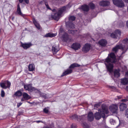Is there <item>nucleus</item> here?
<instances>
[{"label": "nucleus", "mask_w": 128, "mask_h": 128, "mask_svg": "<svg viewBox=\"0 0 128 128\" xmlns=\"http://www.w3.org/2000/svg\"><path fill=\"white\" fill-rule=\"evenodd\" d=\"M121 83L123 85H126L128 84V78H125L121 79Z\"/></svg>", "instance_id": "obj_16"}, {"label": "nucleus", "mask_w": 128, "mask_h": 128, "mask_svg": "<svg viewBox=\"0 0 128 128\" xmlns=\"http://www.w3.org/2000/svg\"><path fill=\"white\" fill-rule=\"evenodd\" d=\"M45 99H48V95L46 94H43L41 95Z\"/></svg>", "instance_id": "obj_36"}, {"label": "nucleus", "mask_w": 128, "mask_h": 128, "mask_svg": "<svg viewBox=\"0 0 128 128\" xmlns=\"http://www.w3.org/2000/svg\"><path fill=\"white\" fill-rule=\"evenodd\" d=\"M125 76L126 77H128V72L126 73Z\"/></svg>", "instance_id": "obj_48"}, {"label": "nucleus", "mask_w": 128, "mask_h": 128, "mask_svg": "<svg viewBox=\"0 0 128 128\" xmlns=\"http://www.w3.org/2000/svg\"><path fill=\"white\" fill-rule=\"evenodd\" d=\"M6 85V86L7 88H9L10 87L11 84L10 83L9 81H7L5 82Z\"/></svg>", "instance_id": "obj_33"}, {"label": "nucleus", "mask_w": 128, "mask_h": 128, "mask_svg": "<svg viewBox=\"0 0 128 128\" xmlns=\"http://www.w3.org/2000/svg\"><path fill=\"white\" fill-rule=\"evenodd\" d=\"M45 4L47 8L48 9H50V8L49 7L48 5L47 4L45 3Z\"/></svg>", "instance_id": "obj_46"}, {"label": "nucleus", "mask_w": 128, "mask_h": 128, "mask_svg": "<svg viewBox=\"0 0 128 128\" xmlns=\"http://www.w3.org/2000/svg\"><path fill=\"white\" fill-rule=\"evenodd\" d=\"M71 128H76V125L75 124H72L71 126Z\"/></svg>", "instance_id": "obj_45"}, {"label": "nucleus", "mask_w": 128, "mask_h": 128, "mask_svg": "<svg viewBox=\"0 0 128 128\" xmlns=\"http://www.w3.org/2000/svg\"><path fill=\"white\" fill-rule=\"evenodd\" d=\"M82 9L84 11H88L89 10L88 6L86 5H84L82 6Z\"/></svg>", "instance_id": "obj_27"}, {"label": "nucleus", "mask_w": 128, "mask_h": 128, "mask_svg": "<svg viewBox=\"0 0 128 128\" xmlns=\"http://www.w3.org/2000/svg\"><path fill=\"white\" fill-rule=\"evenodd\" d=\"M99 4L102 6H106L109 5L110 2L108 1H102L100 2Z\"/></svg>", "instance_id": "obj_13"}, {"label": "nucleus", "mask_w": 128, "mask_h": 128, "mask_svg": "<svg viewBox=\"0 0 128 128\" xmlns=\"http://www.w3.org/2000/svg\"><path fill=\"white\" fill-rule=\"evenodd\" d=\"M93 113L92 112H89L88 115V120L90 121H92L94 119Z\"/></svg>", "instance_id": "obj_14"}, {"label": "nucleus", "mask_w": 128, "mask_h": 128, "mask_svg": "<svg viewBox=\"0 0 128 128\" xmlns=\"http://www.w3.org/2000/svg\"><path fill=\"white\" fill-rule=\"evenodd\" d=\"M126 2L128 3V0H124Z\"/></svg>", "instance_id": "obj_51"}, {"label": "nucleus", "mask_w": 128, "mask_h": 128, "mask_svg": "<svg viewBox=\"0 0 128 128\" xmlns=\"http://www.w3.org/2000/svg\"><path fill=\"white\" fill-rule=\"evenodd\" d=\"M24 98H22L21 100V101H23L24 100Z\"/></svg>", "instance_id": "obj_53"}, {"label": "nucleus", "mask_w": 128, "mask_h": 128, "mask_svg": "<svg viewBox=\"0 0 128 128\" xmlns=\"http://www.w3.org/2000/svg\"><path fill=\"white\" fill-rule=\"evenodd\" d=\"M126 108V105L124 103H122L120 105V111H123Z\"/></svg>", "instance_id": "obj_20"}, {"label": "nucleus", "mask_w": 128, "mask_h": 128, "mask_svg": "<svg viewBox=\"0 0 128 128\" xmlns=\"http://www.w3.org/2000/svg\"><path fill=\"white\" fill-rule=\"evenodd\" d=\"M124 69H123L124 71H125L126 70V66H124Z\"/></svg>", "instance_id": "obj_50"}, {"label": "nucleus", "mask_w": 128, "mask_h": 128, "mask_svg": "<svg viewBox=\"0 0 128 128\" xmlns=\"http://www.w3.org/2000/svg\"><path fill=\"white\" fill-rule=\"evenodd\" d=\"M99 44L102 46H104L107 44L106 41L104 39H102L99 41L98 42Z\"/></svg>", "instance_id": "obj_15"}, {"label": "nucleus", "mask_w": 128, "mask_h": 128, "mask_svg": "<svg viewBox=\"0 0 128 128\" xmlns=\"http://www.w3.org/2000/svg\"><path fill=\"white\" fill-rule=\"evenodd\" d=\"M116 60V58L114 54L111 53L110 54L109 57L107 58L104 62L108 70L110 72L113 71V66L112 63L115 62Z\"/></svg>", "instance_id": "obj_1"}, {"label": "nucleus", "mask_w": 128, "mask_h": 128, "mask_svg": "<svg viewBox=\"0 0 128 128\" xmlns=\"http://www.w3.org/2000/svg\"><path fill=\"white\" fill-rule=\"evenodd\" d=\"M56 34H53L50 33H48L45 36V37H52L55 36L56 35Z\"/></svg>", "instance_id": "obj_26"}, {"label": "nucleus", "mask_w": 128, "mask_h": 128, "mask_svg": "<svg viewBox=\"0 0 128 128\" xmlns=\"http://www.w3.org/2000/svg\"><path fill=\"white\" fill-rule=\"evenodd\" d=\"M68 32L69 33H71L74 34L76 33L77 30L74 31L72 30H68Z\"/></svg>", "instance_id": "obj_34"}, {"label": "nucleus", "mask_w": 128, "mask_h": 128, "mask_svg": "<svg viewBox=\"0 0 128 128\" xmlns=\"http://www.w3.org/2000/svg\"><path fill=\"white\" fill-rule=\"evenodd\" d=\"M118 98H119V97L118 96Z\"/></svg>", "instance_id": "obj_54"}, {"label": "nucleus", "mask_w": 128, "mask_h": 128, "mask_svg": "<svg viewBox=\"0 0 128 128\" xmlns=\"http://www.w3.org/2000/svg\"><path fill=\"white\" fill-rule=\"evenodd\" d=\"M72 72V70L71 69H69L67 70L64 72L61 76H63L67 74H71Z\"/></svg>", "instance_id": "obj_19"}, {"label": "nucleus", "mask_w": 128, "mask_h": 128, "mask_svg": "<svg viewBox=\"0 0 128 128\" xmlns=\"http://www.w3.org/2000/svg\"><path fill=\"white\" fill-rule=\"evenodd\" d=\"M110 122L111 124H114V120L113 119H111L110 120Z\"/></svg>", "instance_id": "obj_41"}, {"label": "nucleus", "mask_w": 128, "mask_h": 128, "mask_svg": "<svg viewBox=\"0 0 128 128\" xmlns=\"http://www.w3.org/2000/svg\"><path fill=\"white\" fill-rule=\"evenodd\" d=\"M72 48L75 50H78L80 48V45L79 43H74L72 44Z\"/></svg>", "instance_id": "obj_12"}, {"label": "nucleus", "mask_w": 128, "mask_h": 128, "mask_svg": "<svg viewBox=\"0 0 128 128\" xmlns=\"http://www.w3.org/2000/svg\"><path fill=\"white\" fill-rule=\"evenodd\" d=\"M66 26L67 28H74L75 26L72 23H70L69 24H67V22L66 23Z\"/></svg>", "instance_id": "obj_23"}, {"label": "nucleus", "mask_w": 128, "mask_h": 128, "mask_svg": "<svg viewBox=\"0 0 128 128\" xmlns=\"http://www.w3.org/2000/svg\"><path fill=\"white\" fill-rule=\"evenodd\" d=\"M126 26L128 28V20L126 22Z\"/></svg>", "instance_id": "obj_49"}, {"label": "nucleus", "mask_w": 128, "mask_h": 128, "mask_svg": "<svg viewBox=\"0 0 128 128\" xmlns=\"http://www.w3.org/2000/svg\"><path fill=\"white\" fill-rule=\"evenodd\" d=\"M120 31L119 30H116L111 34V36L114 38H118L120 37Z\"/></svg>", "instance_id": "obj_7"}, {"label": "nucleus", "mask_w": 128, "mask_h": 128, "mask_svg": "<svg viewBox=\"0 0 128 128\" xmlns=\"http://www.w3.org/2000/svg\"><path fill=\"white\" fill-rule=\"evenodd\" d=\"M14 19V17H12V20H13Z\"/></svg>", "instance_id": "obj_52"}, {"label": "nucleus", "mask_w": 128, "mask_h": 128, "mask_svg": "<svg viewBox=\"0 0 128 128\" xmlns=\"http://www.w3.org/2000/svg\"><path fill=\"white\" fill-rule=\"evenodd\" d=\"M120 70H116L114 72V75L115 77L118 78V77L120 75V74L119 73Z\"/></svg>", "instance_id": "obj_24"}, {"label": "nucleus", "mask_w": 128, "mask_h": 128, "mask_svg": "<svg viewBox=\"0 0 128 128\" xmlns=\"http://www.w3.org/2000/svg\"><path fill=\"white\" fill-rule=\"evenodd\" d=\"M14 95L17 96H20L22 95V93L21 91L18 90L15 93Z\"/></svg>", "instance_id": "obj_29"}, {"label": "nucleus", "mask_w": 128, "mask_h": 128, "mask_svg": "<svg viewBox=\"0 0 128 128\" xmlns=\"http://www.w3.org/2000/svg\"><path fill=\"white\" fill-rule=\"evenodd\" d=\"M120 124H119V125H120Z\"/></svg>", "instance_id": "obj_56"}, {"label": "nucleus", "mask_w": 128, "mask_h": 128, "mask_svg": "<svg viewBox=\"0 0 128 128\" xmlns=\"http://www.w3.org/2000/svg\"><path fill=\"white\" fill-rule=\"evenodd\" d=\"M109 109L113 113H116V114H117L118 108L116 105H112L110 106Z\"/></svg>", "instance_id": "obj_9"}, {"label": "nucleus", "mask_w": 128, "mask_h": 128, "mask_svg": "<svg viewBox=\"0 0 128 128\" xmlns=\"http://www.w3.org/2000/svg\"><path fill=\"white\" fill-rule=\"evenodd\" d=\"M127 98L126 99H124L122 100V101L123 102H126L128 101V97H127Z\"/></svg>", "instance_id": "obj_44"}, {"label": "nucleus", "mask_w": 128, "mask_h": 128, "mask_svg": "<svg viewBox=\"0 0 128 128\" xmlns=\"http://www.w3.org/2000/svg\"><path fill=\"white\" fill-rule=\"evenodd\" d=\"M90 44H86L83 47L82 51L84 53H87L90 50Z\"/></svg>", "instance_id": "obj_8"}, {"label": "nucleus", "mask_w": 128, "mask_h": 128, "mask_svg": "<svg viewBox=\"0 0 128 128\" xmlns=\"http://www.w3.org/2000/svg\"><path fill=\"white\" fill-rule=\"evenodd\" d=\"M89 6L92 9H94V5L92 3H90L89 4Z\"/></svg>", "instance_id": "obj_37"}, {"label": "nucleus", "mask_w": 128, "mask_h": 128, "mask_svg": "<svg viewBox=\"0 0 128 128\" xmlns=\"http://www.w3.org/2000/svg\"><path fill=\"white\" fill-rule=\"evenodd\" d=\"M49 108L48 107L45 108L44 109V112L46 113H47L49 112Z\"/></svg>", "instance_id": "obj_35"}, {"label": "nucleus", "mask_w": 128, "mask_h": 128, "mask_svg": "<svg viewBox=\"0 0 128 128\" xmlns=\"http://www.w3.org/2000/svg\"><path fill=\"white\" fill-rule=\"evenodd\" d=\"M76 19L75 17L74 16H70L68 18L69 21H72Z\"/></svg>", "instance_id": "obj_31"}, {"label": "nucleus", "mask_w": 128, "mask_h": 128, "mask_svg": "<svg viewBox=\"0 0 128 128\" xmlns=\"http://www.w3.org/2000/svg\"><path fill=\"white\" fill-rule=\"evenodd\" d=\"M84 115L82 116H78L76 115H74L72 116L71 117V118L72 119H76V118H79L80 119H82L83 118H84Z\"/></svg>", "instance_id": "obj_17"}, {"label": "nucleus", "mask_w": 128, "mask_h": 128, "mask_svg": "<svg viewBox=\"0 0 128 128\" xmlns=\"http://www.w3.org/2000/svg\"><path fill=\"white\" fill-rule=\"evenodd\" d=\"M33 22L36 27L38 30L40 29V25L34 19H33Z\"/></svg>", "instance_id": "obj_25"}, {"label": "nucleus", "mask_w": 128, "mask_h": 128, "mask_svg": "<svg viewBox=\"0 0 128 128\" xmlns=\"http://www.w3.org/2000/svg\"><path fill=\"white\" fill-rule=\"evenodd\" d=\"M4 94L5 93L4 91L3 90H2L1 92V96L2 97H4Z\"/></svg>", "instance_id": "obj_40"}, {"label": "nucleus", "mask_w": 128, "mask_h": 128, "mask_svg": "<svg viewBox=\"0 0 128 128\" xmlns=\"http://www.w3.org/2000/svg\"><path fill=\"white\" fill-rule=\"evenodd\" d=\"M52 50L53 52H57L58 51V49L57 47L54 46H52Z\"/></svg>", "instance_id": "obj_30"}, {"label": "nucleus", "mask_w": 128, "mask_h": 128, "mask_svg": "<svg viewBox=\"0 0 128 128\" xmlns=\"http://www.w3.org/2000/svg\"><path fill=\"white\" fill-rule=\"evenodd\" d=\"M128 44V40L126 39L123 40L122 44L117 45L112 48L113 51L116 52L119 49H121L123 50L122 54H124L127 50L128 47L127 44Z\"/></svg>", "instance_id": "obj_2"}, {"label": "nucleus", "mask_w": 128, "mask_h": 128, "mask_svg": "<svg viewBox=\"0 0 128 128\" xmlns=\"http://www.w3.org/2000/svg\"><path fill=\"white\" fill-rule=\"evenodd\" d=\"M34 122H36L37 123H38L40 122H41L43 123H44L45 122H42L41 120H36L34 121Z\"/></svg>", "instance_id": "obj_42"}, {"label": "nucleus", "mask_w": 128, "mask_h": 128, "mask_svg": "<svg viewBox=\"0 0 128 128\" xmlns=\"http://www.w3.org/2000/svg\"><path fill=\"white\" fill-rule=\"evenodd\" d=\"M34 89H34L35 90H33V91H35L36 92L38 93L40 95H41V92L38 89L36 88H34Z\"/></svg>", "instance_id": "obj_39"}, {"label": "nucleus", "mask_w": 128, "mask_h": 128, "mask_svg": "<svg viewBox=\"0 0 128 128\" xmlns=\"http://www.w3.org/2000/svg\"><path fill=\"white\" fill-rule=\"evenodd\" d=\"M44 0H42L41 1H40L39 3L40 4H43L44 3Z\"/></svg>", "instance_id": "obj_47"}, {"label": "nucleus", "mask_w": 128, "mask_h": 128, "mask_svg": "<svg viewBox=\"0 0 128 128\" xmlns=\"http://www.w3.org/2000/svg\"><path fill=\"white\" fill-rule=\"evenodd\" d=\"M80 66V65L74 63L71 64L69 67L70 68H74L75 67H78Z\"/></svg>", "instance_id": "obj_28"}, {"label": "nucleus", "mask_w": 128, "mask_h": 128, "mask_svg": "<svg viewBox=\"0 0 128 128\" xmlns=\"http://www.w3.org/2000/svg\"><path fill=\"white\" fill-rule=\"evenodd\" d=\"M23 98L26 100H28L31 98L30 96L27 93L24 92L23 94Z\"/></svg>", "instance_id": "obj_22"}, {"label": "nucleus", "mask_w": 128, "mask_h": 128, "mask_svg": "<svg viewBox=\"0 0 128 128\" xmlns=\"http://www.w3.org/2000/svg\"><path fill=\"white\" fill-rule=\"evenodd\" d=\"M127 88H128V86L126 87Z\"/></svg>", "instance_id": "obj_55"}, {"label": "nucleus", "mask_w": 128, "mask_h": 128, "mask_svg": "<svg viewBox=\"0 0 128 128\" xmlns=\"http://www.w3.org/2000/svg\"><path fill=\"white\" fill-rule=\"evenodd\" d=\"M125 116L127 119L128 120V109L126 110V111Z\"/></svg>", "instance_id": "obj_38"}, {"label": "nucleus", "mask_w": 128, "mask_h": 128, "mask_svg": "<svg viewBox=\"0 0 128 128\" xmlns=\"http://www.w3.org/2000/svg\"><path fill=\"white\" fill-rule=\"evenodd\" d=\"M59 35L60 37L62 38L65 41H66L68 39V34L64 32L63 29L62 28H60Z\"/></svg>", "instance_id": "obj_5"}, {"label": "nucleus", "mask_w": 128, "mask_h": 128, "mask_svg": "<svg viewBox=\"0 0 128 128\" xmlns=\"http://www.w3.org/2000/svg\"><path fill=\"white\" fill-rule=\"evenodd\" d=\"M71 6H69V5L66 6H64L60 8L58 10V13L54 14V15L52 16V18L54 20H58L59 18L60 15L62 14L65 12L66 10L70 8Z\"/></svg>", "instance_id": "obj_4"}, {"label": "nucleus", "mask_w": 128, "mask_h": 128, "mask_svg": "<svg viewBox=\"0 0 128 128\" xmlns=\"http://www.w3.org/2000/svg\"><path fill=\"white\" fill-rule=\"evenodd\" d=\"M29 70L30 71H33L34 70L35 66L34 64H30L28 67Z\"/></svg>", "instance_id": "obj_18"}, {"label": "nucleus", "mask_w": 128, "mask_h": 128, "mask_svg": "<svg viewBox=\"0 0 128 128\" xmlns=\"http://www.w3.org/2000/svg\"><path fill=\"white\" fill-rule=\"evenodd\" d=\"M21 44L22 46L24 49H25L29 48L32 45L31 42L25 43H24L21 42Z\"/></svg>", "instance_id": "obj_11"}, {"label": "nucleus", "mask_w": 128, "mask_h": 128, "mask_svg": "<svg viewBox=\"0 0 128 128\" xmlns=\"http://www.w3.org/2000/svg\"><path fill=\"white\" fill-rule=\"evenodd\" d=\"M102 110L99 111V112H97L94 114V116L96 120L100 119L101 117L103 118L105 117L104 113L107 114L108 112V109L106 107H104L102 106Z\"/></svg>", "instance_id": "obj_3"}, {"label": "nucleus", "mask_w": 128, "mask_h": 128, "mask_svg": "<svg viewBox=\"0 0 128 128\" xmlns=\"http://www.w3.org/2000/svg\"><path fill=\"white\" fill-rule=\"evenodd\" d=\"M22 103L21 102L18 103L17 104L18 107V108L19 107H20V106L22 105Z\"/></svg>", "instance_id": "obj_43"}, {"label": "nucleus", "mask_w": 128, "mask_h": 128, "mask_svg": "<svg viewBox=\"0 0 128 128\" xmlns=\"http://www.w3.org/2000/svg\"><path fill=\"white\" fill-rule=\"evenodd\" d=\"M32 84H26L24 85V88L26 90L28 91L32 92L33 90H35L34 88L32 86Z\"/></svg>", "instance_id": "obj_10"}, {"label": "nucleus", "mask_w": 128, "mask_h": 128, "mask_svg": "<svg viewBox=\"0 0 128 128\" xmlns=\"http://www.w3.org/2000/svg\"><path fill=\"white\" fill-rule=\"evenodd\" d=\"M114 4L120 8H122L124 6V4L122 0H113Z\"/></svg>", "instance_id": "obj_6"}, {"label": "nucleus", "mask_w": 128, "mask_h": 128, "mask_svg": "<svg viewBox=\"0 0 128 128\" xmlns=\"http://www.w3.org/2000/svg\"><path fill=\"white\" fill-rule=\"evenodd\" d=\"M0 86L2 88H4L6 89L7 88L5 82L0 83Z\"/></svg>", "instance_id": "obj_32"}, {"label": "nucleus", "mask_w": 128, "mask_h": 128, "mask_svg": "<svg viewBox=\"0 0 128 128\" xmlns=\"http://www.w3.org/2000/svg\"><path fill=\"white\" fill-rule=\"evenodd\" d=\"M16 12L18 14L22 16H24V15L21 12L20 6L19 4H18L17 5V9Z\"/></svg>", "instance_id": "obj_21"}]
</instances>
